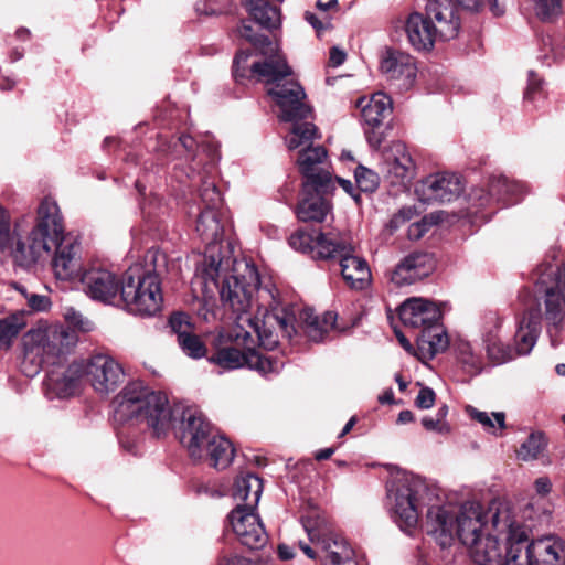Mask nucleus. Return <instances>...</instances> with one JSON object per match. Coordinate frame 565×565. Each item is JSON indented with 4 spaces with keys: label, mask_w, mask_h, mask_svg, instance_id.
<instances>
[{
    "label": "nucleus",
    "mask_w": 565,
    "mask_h": 565,
    "mask_svg": "<svg viewBox=\"0 0 565 565\" xmlns=\"http://www.w3.org/2000/svg\"><path fill=\"white\" fill-rule=\"evenodd\" d=\"M295 313L287 309L266 313L264 320L247 317L243 329L234 328L226 338L236 345L252 347L255 340L266 350H274L278 344L277 334L271 328L277 327L282 335L291 338L296 333Z\"/></svg>",
    "instance_id": "nucleus-10"
},
{
    "label": "nucleus",
    "mask_w": 565,
    "mask_h": 565,
    "mask_svg": "<svg viewBox=\"0 0 565 565\" xmlns=\"http://www.w3.org/2000/svg\"><path fill=\"white\" fill-rule=\"evenodd\" d=\"M354 178L358 188L363 192H373L379 185L377 174L363 166L355 169Z\"/></svg>",
    "instance_id": "nucleus-49"
},
{
    "label": "nucleus",
    "mask_w": 565,
    "mask_h": 565,
    "mask_svg": "<svg viewBox=\"0 0 565 565\" xmlns=\"http://www.w3.org/2000/svg\"><path fill=\"white\" fill-rule=\"evenodd\" d=\"M422 424L425 429L429 431H436L438 434H448L450 431V427L447 422H441V419L437 417L425 416L422 419Z\"/></svg>",
    "instance_id": "nucleus-58"
},
{
    "label": "nucleus",
    "mask_w": 565,
    "mask_h": 565,
    "mask_svg": "<svg viewBox=\"0 0 565 565\" xmlns=\"http://www.w3.org/2000/svg\"><path fill=\"white\" fill-rule=\"evenodd\" d=\"M387 507L401 529L414 527L419 519L422 504L430 507V497H441L426 487L424 481L411 473H401L388 481Z\"/></svg>",
    "instance_id": "nucleus-8"
},
{
    "label": "nucleus",
    "mask_w": 565,
    "mask_h": 565,
    "mask_svg": "<svg viewBox=\"0 0 565 565\" xmlns=\"http://www.w3.org/2000/svg\"><path fill=\"white\" fill-rule=\"evenodd\" d=\"M492 530L494 533H488L469 547L471 559L476 565H503L507 559V534H500L493 526Z\"/></svg>",
    "instance_id": "nucleus-29"
},
{
    "label": "nucleus",
    "mask_w": 565,
    "mask_h": 565,
    "mask_svg": "<svg viewBox=\"0 0 565 565\" xmlns=\"http://www.w3.org/2000/svg\"><path fill=\"white\" fill-rule=\"evenodd\" d=\"M334 189V183H328V178L322 183L305 181L300 200L296 207V215L301 222L322 223L332 213L331 203L324 194Z\"/></svg>",
    "instance_id": "nucleus-17"
},
{
    "label": "nucleus",
    "mask_w": 565,
    "mask_h": 565,
    "mask_svg": "<svg viewBox=\"0 0 565 565\" xmlns=\"http://www.w3.org/2000/svg\"><path fill=\"white\" fill-rule=\"evenodd\" d=\"M305 19L318 33L327 30L331 25V18L329 15L319 18L317 14L307 11L305 13Z\"/></svg>",
    "instance_id": "nucleus-60"
},
{
    "label": "nucleus",
    "mask_w": 565,
    "mask_h": 565,
    "mask_svg": "<svg viewBox=\"0 0 565 565\" xmlns=\"http://www.w3.org/2000/svg\"><path fill=\"white\" fill-rule=\"evenodd\" d=\"M455 350L457 360L466 373L473 376L483 370L482 355L469 341L459 340L455 345Z\"/></svg>",
    "instance_id": "nucleus-40"
},
{
    "label": "nucleus",
    "mask_w": 565,
    "mask_h": 565,
    "mask_svg": "<svg viewBox=\"0 0 565 565\" xmlns=\"http://www.w3.org/2000/svg\"><path fill=\"white\" fill-rule=\"evenodd\" d=\"M395 157L390 163V173L396 177L401 182H405L413 177L414 162L412 157L406 152L404 145L398 143L394 147Z\"/></svg>",
    "instance_id": "nucleus-42"
},
{
    "label": "nucleus",
    "mask_w": 565,
    "mask_h": 565,
    "mask_svg": "<svg viewBox=\"0 0 565 565\" xmlns=\"http://www.w3.org/2000/svg\"><path fill=\"white\" fill-rule=\"evenodd\" d=\"M63 316L66 322L74 329V332L75 330L90 332L94 329L93 321L72 307L66 308Z\"/></svg>",
    "instance_id": "nucleus-51"
},
{
    "label": "nucleus",
    "mask_w": 565,
    "mask_h": 565,
    "mask_svg": "<svg viewBox=\"0 0 565 565\" xmlns=\"http://www.w3.org/2000/svg\"><path fill=\"white\" fill-rule=\"evenodd\" d=\"M404 31L408 43L416 51L428 52L434 49L437 40H440L434 31L433 23L427 13L413 12L404 22Z\"/></svg>",
    "instance_id": "nucleus-30"
},
{
    "label": "nucleus",
    "mask_w": 565,
    "mask_h": 565,
    "mask_svg": "<svg viewBox=\"0 0 565 565\" xmlns=\"http://www.w3.org/2000/svg\"><path fill=\"white\" fill-rule=\"evenodd\" d=\"M299 319L309 340L320 342L330 330L335 328L337 315L332 311H327L319 317L315 315L313 310L303 309L299 315Z\"/></svg>",
    "instance_id": "nucleus-35"
},
{
    "label": "nucleus",
    "mask_w": 565,
    "mask_h": 565,
    "mask_svg": "<svg viewBox=\"0 0 565 565\" xmlns=\"http://www.w3.org/2000/svg\"><path fill=\"white\" fill-rule=\"evenodd\" d=\"M501 504L510 503L500 502L487 512L476 501L457 504L445 497H430V507L426 512V532L443 548L450 547L456 540L471 547L491 533L492 515Z\"/></svg>",
    "instance_id": "nucleus-2"
},
{
    "label": "nucleus",
    "mask_w": 565,
    "mask_h": 565,
    "mask_svg": "<svg viewBox=\"0 0 565 565\" xmlns=\"http://www.w3.org/2000/svg\"><path fill=\"white\" fill-rule=\"evenodd\" d=\"M415 216V210L412 207H403L390 220L388 228L393 232L399 226L411 221Z\"/></svg>",
    "instance_id": "nucleus-56"
},
{
    "label": "nucleus",
    "mask_w": 565,
    "mask_h": 565,
    "mask_svg": "<svg viewBox=\"0 0 565 565\" xmlns=\"http://www.w3.org/2000/svg\"><path fill=\"white\" fill-rule=\"evenodd\" d=\"M467 413L472 419L480 423L488 431L495 433L497 427L500 430L505 428V414L503 412L487 413L469 406L467 408Z\"/></svg>",
    "instance_id": "nucleus-44"
},
{
    "label": "nucleus",
    "mask_w": 565,
    "mask_h": 565,
    "mask_svg": "<svg viewBox=\"0 0 565 565\" xmlns=\"http://www.w3.org/2000/svg\"><path fill=\"white\" fill-rule=\"evenodd\" d=\"M79 279L90 299L109 305L119 301L121 281L107 268L92 266L82 273Z\"/></svg>",
    "instance_id": "nucleus-20"
},
{
    "label": "nucleus",
    "mask_w": 565,
    "mask_h": 565,
    "mask_svg": "<svg viewBox=\"0 0 565 565\" xmlns=\"http://www.w3.org/2000/svg\"><path fill=\"white\" fill-rule=\"evenodd\" d=\"M416 195L423 203L451 202L463 192V183L456 173H435L422 180L415 189Z\"/></svg>",
    "instance_id": "nucleus-19"
},
{
    "label": "nucleus",
    "mask_w": 565,
    "mask_h": 565,
    "mask_svg": "<svg viewBox=\"0 0 565 565\" xmlns=\"http://www.w3.org/2000/svg\"><path fill=\"white\" fill-rule=\"evenodd\" d=\"M492 526L507 534L508 554L503 565H537L527 544L526 526L510 504H501L492 515Z\"/></svg>",
    "instance_id": "nucleus-14"
},
{
    "label": "nucleus",
    "mask_w": 565,
    "mask_h": 565,
    "mask_svg": "<svg viewBox=\"0 0 565 565\" xmlns=\"http://www.w3.org/2000/svg\"><path fill=\"white\" fill-rule=\"evenodd\" d=\"M202 202L206 205L205 210H213L221 204V193L214 183L204 181L200 190Z\"/></svg>",
    "instance_id": "nucleus-54"
},
{
    "label": "nucleus",
    "mask_w": 565,
    "mask_h": 565,
    "mask_svg": "<svg viewBox=\"0 0 565 565\" xmlns=\"http://www.w3.org/2000/svg\"><path fill=\"white\" fill-rule=\"evenodd\" d=\"M486 349L489 359L495 364L507 363L518 356L514 349L497 341L488 343Z\"/></svg>",
    "instance_id": "nucleus-48"
},
{
    "label": "nucleus",
    "mask_w": 565,
    "mask_h": 565,
    "mask_svg": "<svg viewBox=\"0 0 565 565\" xmlns=\"http://www.w3.org/2000/svg\"><path fill=\"white\" fill-rule=\"evenodd\" d=\"M356 106L361 109L362 120L366 126L365 135L370 146L379 148L383 141V134L377 131V129L393 110L391 97L382 92H377L371 97L360 98Z\"/></svg>",
    "instance_id": "nucleus-18"
},
{
    "label": "nucleus",
    "mask_w": 565,
    "mask_h": 565,
    "mask_svg": "<svg viewBox=\"0 0 565 565\" xmlns=\"http://www.w3.org/2000/svg\"><path fill=\"white\" fill-rule=\"evenodd\" d=\"M435 267L434 258L428 253L415 252L404 257L391 273V281L405 286L427 277Z\"/></svg>",
    "instance_id": "nucleus-28"
},
{
    "label": "nucleus",
    "mask_w": 565,
    "mask_h": 565,
    "mask_svg": "<svg viewBox=\"0 0 565 565\" xmlns=\"http://www.w3.org/2000/svg\"><path fill=\"white\" fill-rule=\"evenodd\" d=\"M449 347V339L443 324L435 323L422 330L417 337V356L422 361H429L443 353Z\"/></svg>",
    "instance_id": "nucleus-32"
},
{
    "label": "nucleus",
    "mask_w": 565,
    "mask_h": 565,
    "mask_svg": "<svg viewBox=\"0 0 565 565\" xmlns=\"http://www.w3.org/2000/svg\"><path fill=\"white\" fill-rule=\"evenodd\" d=\"M26 303L34 311H46L52 305L49 297L35 292L30 294V298H28Z\"/></svg>",
    "instance_id": "nucleus-62"
},
{
    "label": "nucleus",
    "mask_w": 565,
    "mask_h": 565,
    "mask_svg": "<svg viewBox=\"0 0 565 565\" xmlns=\"http://www.w3.org/2000/svg\"><path fill=\"white\" fill-rule=\"evenodd\" d=\"M169 326L172 332L177 335V341L193 332L190 318L182 312L173 313L170 317Z\"/></svg>",
    "instance_id": "nucleus-53"
},
{
    "label": "nucleus",
    "mask_w": 565,
    "mask_h": 565,
    "mask_svg": "<svg viewBox=\"0 0 565 565\" xmlns=\"http://www.w3.org/2000/svg\"><path fill=\"white\" fill-rule=\"evenodd\" d=\"M546 446L542 434H531L527 439L521 444L518 450V458L523 461L534 460L544 450Z\"/></svg>",
    "instance_id": "nucleus-45"
},
{
    "label": "nucleus",
    "mask_w": 565,
    "mask_h": 565,
    "mask_svg": "<svg viewBox=\"0 0 565 565\" xmlns=\"http://www.w3.org/2000/svg\"><path fill=\"white\" fill-rule=\"evenodd\" d=\"M435 392L429 387H422L416 399L415 405L420 409H428L435 403Z\"/></svg>",
    "instance_id": "nucleus-59"
},
{
    "label": "nucleus",
    "mask_w": 565,
    "mask_h": 565,
    "mask_svg": "<svg viewBox=\"0 0 565 565\" xmlns=\"http://www.w3.org/2000/svg\"><path fill=\"white\" fill-rule=\"evenodd\" d=\"M234 452L233 445L227 438L214 434L204 445L203 459H209L211 466L216 469H225L232 462Z\"/></svg>",
    "instance_id": "nucleus-36"
},
{
    "label": "nucleus",
    "mask_w": 565,
    "mask_h": 565,
    "mask_svg": "<svg viewBox=\"0 0 565 565\" xmlns=\"http://www.w3.org/2000/svg\"><path fill=\"white\" fill-rule=\"evenodd\" d=\"M244 348L245 351L243 352L235 345L221 347L209 360L211 363H214L225 370H235L247 366L263 375L278 373L281 370L284 365L281 361H278L270 355H263L252 347Z\"/></svg>",
    "instance_id": "nucleus-15"
},
{
    "label": "nucleus",
    "mask_w": 565,
    "mask_h": 565,
    "mask_svg": "<svg viewBox=\"0 0 565 565\" xmlns=\"http://www.w3.org/2000/svg\"><path fill=\"white\" fill-rule=\"evenodd\" d=\"M245 7L253 19L263 28L271 30L280 25V11L266 0H245Z\"/></svg>",
    "instance_id": "nucleus-39"
},
{
    "label": "nucleus",
    "mask_w": 565,
    "mask_h": 565,
    "mask_svg": "<svg viewBox=\"0 0 565 565\" xmlns=\"http://www.w3.org/2000/svg\"><path fill=\"white\" fill-rule=\"evenodd\" d=\"M425 10L440 40L449 41L458 35L460 18L452 0H429Z\"/></svg>",
    "instance_id": "nucleus-26"
},
{
    "label": "nucleus",
    "mask_w": 565,
    "mask_h": 565,
    "mask_svg": "<svg viewBox=\"0 0 565 565\" xmlns=\"http://www.w3.org/2000/svg\"><path fill=\"white\" fill-rule=\"evenodd\" d=\"M204 286L206 296H213L214 289L220 294L223 306L235 316L237 329H243L249 315L255 292L260 286V276L253 262L231 257V263L224 264V270L215 279L199 277Z\"/></svg>",
    "instance_id": "nucleus-5"
},
{
    "label": "nucleus",
    "mask_w": 565,
    "mask_h": 565,
    "mask_svg": "<svg viewBox=\"0 0 565 565\" xmlns=\"http://www.w3.org/2000/svg\"><path fill=\"white\" fill-rule=\"evenodd\" d=\"M433 221L424 217L420 221L414 222L408 226L407 235L412 241H417L424 236V234L429 230L433 225Z\"/></svg>",
    "instance_id": "nucleus-55"
},
{
    "label": "nucleus",
    "mask_w": 565,
    "mask_h": 565,
    "mask_svg": "<svg viewBox=\"0 0 565 565\" xmlns=\"http://www.w3.org/2000/svg\"><path fill=\"white\" fill-rule=\"evenodd\" d=\"M290 121L292 128L286 136V145L289 150L299 149L297 164L306 178L305 181L322 183L328 178V183H334L331 173L320 168L327 159V150L322 146H313V140L319 138L317 127L311 122Z\"/></svg>",
    "instance_id": "nucleus-9"
},
{
    "label": "nucleus",
    "mask_w": 565,
    "mask_h": 565,
    "mask_svg": "<svg viewBox=\"0 0 565 565\" xmlns=\"http://www.w3.org/2000/svg\"><path fill=\"white\" fill-rule=\"evenodd\" d=\"M255 510H245L241 504L228 515L233 532L242 545L250 550L263 548L268 542L264 524Z\"/></svg>",
    "instance_id": "nucleus-21"
},
{
    "label": "nucleus",
    "mask_w": 565,
    "mask_h": 565,
    "mask_svg": "<svg viewBox=\"0 0 565 565\" xmlns=\"http://www.w3.org/2000/svg\"><path fill=\"white\" fill-rule=\"evenodd\" d=\"M340 234L341 233L330 231L320 232L313 236L306 231H297L290 235L288 242L292 249L303 254H309L312 258L322 259L319 254V245L322 243V237L333 241L338 239Z\"/></svg>",
    "instance_id": "nucleus-37"
},
{
    "label": "nucleus",
    "mask_w": 565,
    "mask_h": 565,
    "mask_svg": "<svg viewBox=\"0 0 565 565\" xmlns=\"http://www.w3.org/2000/svg\"><path fill=\"white\" fill-rule=\"evenodd\" d=\"M113 403L114 419L118 424H145L158 438L173 427L174 412L167 395L141 381L129 382Z\"/></svg>",
    "instance_id": "nucleus-4"
},
{
    "label": "nucleus",
    "mask_w": 565,
    "mask_h": 565,
    "mask_svg": "<svg viewBox=\"0 0 565 565\" xmlns=\"http://www.w3.org/2000/svg\"><path fill=\"white\" fill-rule=\"evenodd\" d=\"M312 546L300 543L302 552L321 565H358L348 541L334 532L326 514L319 510L307 512L301 519Z\"/></svg>",
    "instance_id": "nucleus-7"
},
{
    "label": "nucleus",
    "mask_w": 565,
    "mask_h": 565,
    "mask_svg": "<svg viewBox=\"0 0 565 565\" xmlns=\"http://www.w3.org/2000/svg\"><path fill=\"white\" fill-rule=\"evenodd\" d=\"M252 53L249 51H239L233 61V75L237 82L253 77L250 70L252 64L248 63Z\"/></svg>",
    "instance_id": "nucleus-50"
},
{
    "label": "nucleus",
    "mask_w": 565,
    "mask_h": 565,
    "mask_svg": "<svg viewBox=\"0 0 565 565\" xmlns=\"http://www.w3.org/2000/svg\"><path fill=\"white\" fill-rule=\"evenodd\" d=\"M541 90V79L534 72L529 73V84L525 92V99L533 100L535 93Z\"/></svg>",
    "instance_id": "nucleus-63"
},
{
    "label": "nucleus",
    "mask_w": 565,
    "mask_h": 565,
    "mask_svg": "<svg viewBox=\"0 0 565 565\" xmlns=\"http://www.w3.org/2000/svg\"><path fill=\"white\" fill-rule=\"evenodd\" d=\"M539 309L525 311L518 322L514 335V351L518 355H526L534 348L541 331Z\"/></svg>",
    "instance_id": "nucleus-31"
},
{
    "label": "nucleus",
    "mask_w": 565,
    "mask_h": 565,
    "mask_svg": "<svg viewBox=\"0 0 565 565\" xmlns=\"http://www.w3.org/2000/svg\"><path fill=\"white\" fill-rule=\"evenodd\" d=\"M119 301L134 315L154 316L163 302L159 279L153 275H141L138 266L130 267L121 281Z\"/></svg>",
    "instance_id": "nucleus-11"
},
{
    "label": "nucleus",
    "mask_w": 565,
    "mask_h": 565,
    "mask_svg": "<svg viewBox=\"0 0 565 565\" xmlns=\"http://www.w3.org/2000/svg\"><path fill=\"white\" fill-rule=\"evenodd\" d=\"M458 3L467 9V10H471V11H478L480 10L481 8L488 6L490 11L497 15V17H500L504 13V6L502 3L499 2V0H457Z\"/></svg>",
    "instance_id": "nucleus-52"
},
{
    "label": "nucleus",
    "mask_w": 565,
    "mask_h": 565,
    "mask_svg": "<svg viewBox=\"0 0 565 565\" xmlns=\"http://www.w3.org/2000/svg\"><path fill=\"white\" fill-rule=\"evenodd\" d=\"M263 492V481L254 473L247 472L238 476L233 488V498L236 505L245 510H255Z\"/></svg>",
    "instance_id": "nucleus-33"
},
{
    "label": "nucleus",
    "mask_w": 565,
    "mask_h": 565,
    "mask_svg": "<svg viewBox=\"0 0 565 565\" xmlns=\"http://www.w3.org/2000/svg\"><path fill=\"white\" fill-rule=\"evenodd\" d=\"M82 363L84 376L100 395L115 392L125 380L124 367L108 354H95Z\"/></svg>",
    "instance_id": "nucleus-16"
},
{
    "label": "nucleus",
    "mask_w": 565,
    "mask_h": 565,
    "mask_svg": "<svg viewBox=\"0 0 565 565\" xmlns=\"http://www.w3.org/2000/svg\"><path fill=\"white\" fill-rule=\"evenodd\" d=\"M398 316L404 326L424 330L439 323L441 310L435 302L427 299L409 298L401 305Z\"/></svg>",
    "instance_id": "nucleus-27"
},
{
    "label": "nucleus",
    "mask_w": 565,
    "mask_h": 565,
    "mask_svg": "<svg viewBox=\"0 0 565 565\" xmlns=\"http://www.w3.org/2000/svg\"><path fill=\"white\" fill-rule=\"evenodd\" d=\"M380 70L398 89L411 88L417 75L415 58L406 52L393 49H387L382 54Z\"/></svg>",
    "instance_id": "nucleus-22"
},
{
    "label": "nucleus",
    "mask_w": 565,
    "mask_h": 565,
    "mask_svg": "<svg viewBox=\"0 0 565 565\" xmlns=\"http://www.w3.org/2000/svg\"><path fill=\"white\" fill-rule=\"evenodd\" d=\"M266 46L259 51L264 55V61L252 63L250 70L257 77L270 87L268 95L275 100L280 109V119L282 121L302 120L310 116L311 108L307 103L306 94L300 84L291 76V68L285 57L280 54L279 47L268 38L263 39Z\"/></svg>",
    "instance_id": "nucleus-3"
},
{
    "label": "nucleus",
    "mask_w": 565,
    "mask_h": 565,
    "mask_svg": "<svg viewBox=\"0 0 565 565\" xmlns=\"http://www.w3.org/2000/svg\"><path fill=\"white\" fill-rule=\"evenodd\" d=\"M178 344L182 352L192 359H201L207 352L205 344L193 332L178 340Z\"/></svg>",
    "instance_id": "nucleus-47"
},
{
    "label": "nucleus",
    "mask_w": 565,
    "mask_h": 565,
    "mask_svg": "<svg viewBox=\"0 0 565 565\" xmlns=\"http://www.w3.org/2000/svg\"><path fill=\"white\" fill-rule=\"evenodd\" d=\"M83 376L84 366L82 362L53 366L45 381L46 395L50 398L73 396L77 392Z\"/></svg>",
    "instance_id": "nucleus-25"
},
{
    "label": "nucleus",
    "mask_w": 565,
    "mask_h": 565,
    "mask_svg": "<svg viewBox=\"0 0 565 565\" xmlns=\"http://www.w3.org/2000/svg\"><path fill=\"white\" fill-rule=\"evenodd\" d=\"M211 424L199 412L183 413L179 438L194 460L204 457V445L213 436Z\"/></svg>",
    "instance_id": "nucleus-23"
},
{
    "label": "nucleus",
    "mask_w": 565,
    "mask_h": 565,
    "mask_svg": "<svg viewBox=\"0 0 565 565\" xmlns=\"http://www.w3.org/2000/svg\"><path fill=\"white\" fill-rule=\"evenodd\" d=\"M470 200L478 206H486L493 202L490 188H476L470 192Z\"/></svg>",
    "instance_id": "nucleus-61"
},
{
    "label": "nucleus",
    "mask_w": 565,
    "mask_h": 565,
    "mask_svg": "<svg viewBox=\"0 0 565 565\" xmlns=\"http://www.w3.org/2000/svg\"><path fill=\"white\" fill-rule=\"evenodd\" d=\"M137 266L140 268L141 275H153L160 280L168 269L167 255L159 249L151 248L145 255V265Z\"/></svg>",
    "instance_id": "nucleus-43"
},
{
    "label": "nucleus",
    "mask_w": 565,
    "mask_h": 565,
    "mask_svg": "<svg viewBox=\"0 0 565 565\" xmlns=\"http://www.w3.org/2000/svg\"><path fill=\"white\" fill-rule=\"evenodd\" d=\"M527 544L537 565H558L565 557V546L561 539L545 536Z\"/></svg>",
    "instance_id": "nucleus-34"
},
{
    "label": "nucleus",
    "mask_w": 565,
    "mask_h": 565,
    "mask_svg": "<svg viewBox=\"0 0 565 565\" xmlns=\"http://www.w3.org/2000/svg\"><path fill=\"white\" fill-rule=\"evenodd\" d=\"M489 188L493 202L514 203L526 192L525 185L504 175L492 177Z\"/></svg>",
    "instance_id": "nucleus-38"
},
{
    "label": "nucleus",
    "mask_w": 565,
    "mask_h": 565,
    "mask_svg": "<svg viewBox=\"0 0 565 565\" xmlns=\"http://www.w3.org/2000/svg\"><path fill=\"white\" fill-rule=\"evenodd\" d=\"M239 35L250 42L257 50H262L266 46V42L263 41L265 35H256L253 28L249 24L243 23L238 29Z\"/></svg>",
    "instance_id": "nucleus-57"
},
{
    "label": "nucleus",
    "mask_w": 565,
    "mask_h": 565,
    "mask_svg": "<svg viewBox=\"0 0 565 565\" xmlns=\"http://www.w3.org/2000/svg\"><path fill=\"white\" fill-rule=\"evenodd\" d=\"M322 259L339 258L341 276L345 285L353 290H365L372 280L367 262L356 255L355 245L351 238L341 233L338 239L322 237L319 245Z\"/></svg>",
    "instance_id": "nucleus-12"
},
{
    "label": "nucleus",
    "mask_w": 565,
    "mask_h": 565,
    "mask_svg": "<svg viewBox=\"0 0 565 565\" xmlns=\"http://www.w3.org/2000/svg\"><path fill=\"white\" fill-rule=\"evenodd\" d=\"M56 245L55 255L53 257V269L57 279L72 280L81 277V244L73 235H58V238L51 241Z\"/></svg>",
    "instance_id": "nucleus-24"
},
{
    "label": "nucleus",
    "mask_w": 565,
    "mask_h": 565,
    "mask_svg": "<svg viewBox=\"0 0 565 565\" xmlns=\"http://www.w3.org/2000/svg\"><path fill=\"white\" fill-rule=\"evenodd\" d=\"M78 342L76 332L45 320L38 321L22 337V370L26 376L36 375L42 365L68 353Z\"/></svg>",
    "instance_id": "nucleus-6"
},
{
    "label": "nucleus",
    "mask_w": 565,
    "mask_h": 565,
    "mask_svg": "<svg viewBox=\"0 0 565 565\" xmlns=\"http://www.w3.org/2000/svg\"><path fill=\"white\" fill-rule=\"evenodd\" d=\"M217 565H254L250 559L239 555L222 556Z\"/></svg>",
    "instance_id": "nucleus-64"
},
{
    "label": "nucleus",
    "mask_w": 565,
    "mask_h": 565,
    "mask_svg": "<svg viewBox=\"0 0 565 565\" xmlns=\"http://www.w3.org/2000/svg\"><path fill=\"white\" fill-rule=\"evenodd\" d=\"M534 11L542 21H553L561 15L563 10V0H533Z\"/></svg>",
    "instance_id": "nucleus-46"
},
{
    "label": "nucleus",
    "mask_w": 565,
    "mask_h": 565,
    "mask_svg": "<svg viewBox=\"0 0 565 565\" xmlns=\"http://www.w3.org/2000/svg\"><path fill=\"white\" fill-rule=\"evenodd\" d=\"M26 217L17 218L11 227L10 213L0 205V253L11 257L14 265L31 268L50 252V241L63 231L60 209L51 199L38 207L36 224L25 232Z\"/></svg>",
    "instance_id": "nucleus-1"
},
{
    "label": "nucleus",
    "mask_w": 565,
    "mask_h": 565,
    "mask_svg": "<svg viewBox=\"0 0 565 565\" xmlns=\"http://www.w3.org/2000/svg\"><path fill=\"white\" fill-rule=\"evenodd\" d=\"M25 326V315L21 311L0 318V349L8 350Z\"/></svg>",
    "instance_id": "nucleus-41"
},
{
    "label": "nucleus",
    "mask_w": 565,
    "mask_h": 565,
    "mask_svg": "<svg viewBox=\"0 0 565 565\" xmlns=\"http://www.w3.org/2000/svg\"><path fill=\"white\" fill-rule=\"evenodd\" d=\"M201 239L206 243V250L203 259L196 267V277L215 279L224 270V264L231 263V255L227 249L223 250L217 242L222 237L223 228L217 214L213 210H204L196 222L195 227Z\"/></svg>",
    "instance_id": "nucleus-13"
}]
</instances>
